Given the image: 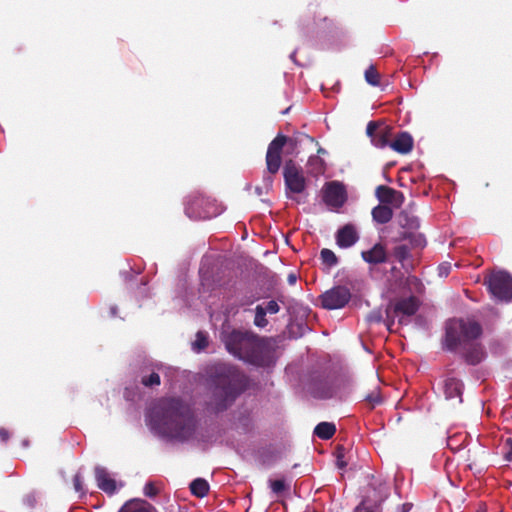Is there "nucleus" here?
Listing matches in <instances>:
<instances>
[{
  "mask_svg": "<svg viewBox=\"0 0 512 512\" xmlns=\"http://www.w3.org/2000/svg\"><path fill=\"white\" fill-rule=\"evenodd\" d=\"M365 80L372 86H378L380 83V75L377 69L371 65L365 71Z\"/></svg>",
  "mask_w": 512,
  "mask_h": 512,
  "instance_id": "nucleus-30",
  "label": "nucleus"
},
{
  "mask_svg": "<svg viewBox=\"0 0 512 512\" xmlns=\"http://www.w3.org/2000/svg\"><path fill=\"white\" fill-rule=\"evenodd\" d=\"M252 302H253V300H250V301L242 302L241 304H242V305H246V304H250V303H252Z\"/></svg>",
  "mask_w": 512,
  "mask_h": 512,
  "instance_id": "nucleus-48",
  "label": "nucleus"
},
{
  "mask_svg": "<svg viewBox=\"0 0 512 512\" xmlns=\"http://www.w3.org/2000/svg\"><path fill=\"white\" fill-rule=\"evenodd\" d=\"M264 310L266 313L269 314H276L280 311V306L275 300L269 301L266 306L264 307Z\"/></svg>",
  "mask_w": 512,
  "mask_h": 512,
  "instance_id": "nucleus-38",
  "label": "nucleus"
},
{
  "mask_svg": "<svg viewBox=\"0 0 512 512\" xmlns=\"http://www.w3.org/2000/svg\"><path fill=\"white\" fill-rule=\"evenodd\" d=\"M209 488L208 482L203 478H197L190 484L191 493L198 498L205 497L209 492Z\"/></svg>",
  "mask_w": 512,
  "mask_h": 512,
  "instance_id": "nucleus-24",
  "label": "nucleus"
},
{
  "mask_svg": "<svg viewBox=\"0 0 512 512\" xmlns=\"http://www.w3.org/2000/svg\"><path fill=\"white\" fill-rule=\"evenodd\" d=\"M336 465L339 469H344L347 466V462L344 460V448H337V461Z\"/></svg>",
  "mask_w": 512,
  "mask_h": 512,
  "instance_id": "nucleus-37",
  "label": "nucleus"
},
{
  "mask_svg": "<svg viewBox=\"0 0 512 512\" xmlns=\"http://www.w3.org/2000/svg\"><path fill=\"white\" fill-rule=\"evenodd\" d=\"M482 335L481 325L471 319L454 318L446 322L443 348L456 352Z\"/></svg>",
  "mask_w": 512,
  "mask_h": 512,
  "instance_id": "nucleus-4",
  "label": "nucleus"
},
{
  "mask_svg": "<svg viewBox=\"0 0 512 512\" xmlns=\"http://www.w3.org/2000/svg\"><path fill=\"white\" fill-rule=\"evenodd\" d=\"M365 401L370 404L371 408H374L375 406L381 404L382 403V397H381V395L379 393V390L375 389L374 391L369 393L365 397Z\"/></svg>",
  "mask_w": 512,
  "mask_h": 512,
  "instance_id": "nucleus-33",
  "label": "nucleus"
},
{
  "mask_svg": "<svg viewBox=\"0 0 512 512\" xmlns=\"http://www.w3.org/2000/svg\"><path fill=\"white\" fill-rule=\"evenodd\" d=\"M383 320V316L380 310H373L367 315V321L370 323H380Z\"/></svg>",
  "mask_w": 512,
  "mask_h": 512,
  "instance_id": "nucleus-36",
  "label": "nucleus"
},
{
  "mask_svg": "<svg viewBox=\"0 0 512 512\" xmlns=\"http://www.w3.org/2000/svg\"><path fill=\"white\" fill-rule=\"evenodd\" d=\"M451 265L449 263H443L439 265L438 271L441 277H447L450 273Z\"/></svg>",
  "mask_w": 512,
  "mask_h": 512,
  "instance_id": "nucleus-41",
  "label": "nucleus"
},
{
  "mask_svg": "<svg viewBox=\"0 0 512 512\" xmlns=\"http://www.w3.org/2000/svg\"><path fill=\"white\" fill-rule=\"evenodd\" d=\"M312 394L316 398L329 399L336 394V386L328 381H320L314 385Z\"/></svg>",
  "mask_w": 512,
  "mask_h": 512,
  "instance_id": "nucleus-21",
  "label": "nucleus"
},
{
  "mask_svg": "<svg viewBox=\"0 0 512 512\" xmlns=\"http://www.w3.org/2000/svg\"><path fill=\"white\" fill-rule=\"evenodd\" d=\"M211 386L207 408L213 413H220L227 410L245 391L247 378L234 366L219 365L211 375Z\"/></svg>",
  "mask_w": 512,
  "mask_h": 512,
  "instance_id": "nucleus-3",
  "label": "nucleus"
},
{
  "mask_svg": "<svg viewBox=\"0 0 512 512\" xmlns=\"http://www.w3.org/2000/svg\"><path fill=\"white\" fill-rule=\"evenodd\" d=\"M185 212L193 219H209L217 214L214 202L203 195L194 196L188 202Z\"/></svg>",
  "mask_w": 512,
  "mask_h": 512,
  "instance_id": "nucleus-8",
  "label": "nucleus"
},
{
  "mask_svg": "<svg viewBox=\"0 0 512 512\" xmlns=\"http://www.w3.org/2000/svg\"><path fill=\"white\" fill-rule=\"evenodd\" d=\"M320 258L324 264L328 267H333L338 263V258L335 253L327 248H324L320 252Z\"/></svg>",
  "mask_w": 512,
  "mask_h": 512,
  "instance_id": "nucleus-28",
  "label": "nucleus"
},
{
  "mask_svg": "<svg viewBox=\"0 0 512 512\" xmlns=\"http://www.w3.org/2000/svg\"><path fill=\"white\" fill-rule=\"evenodd\" d=\"M285 135L278 134L268 145L266 152L267 171L274 175L278 173L282 164V151L285 147Z\"/></svg>",
  "mask_w": 512,
  "mask_h": 512,
  "instance_id": "nucleus-11",
  "label": "nucleus"
},
{
  "mask_svg": "<svg viewBox=\"0 0 512 512\" xmlns=\"http://www.w3.org/2000/svg\"><path fill=\"white\" fill-rule=\"evenodd\" d=\"M118 512H157L155 507L145 500L133 499L127 501Z\"/></svg>",
  "mask_w": 512,
  "mask_h": 512,
  "instance_id": "nucleus-20",
  "label": "nucleus"
},
{
  "mask_svg": "<svg viewBox=\"0 0 512 512\" xmlns=\"http://www.w3.org/2000/svg\"><path fill=\"white\" fill-rule=\"evenodd\" d=\"M458 350L460 351L461 358L467 365L476 366L480 364L486 357V352L483 345L477 340H473Z\"/></svg>",
  "mask_w": 512,
  "mask_h": 512,
  "instance_id": "nucleus-13",
  "label": "nucleus"
},
{
  "mask_svg": "<svg viewBox=\"0 0 512 512\" xmlns=\"http://www.w3.org/2000/svg\"><path fill=\"white\" fill-rule=\"evenodd\" d=\"M208 346V337L207 334L203 331H198L196 333V339L193 342V349L197 351L204 350Z\"/></svg>",
  "mask_w": 512,
  "mask_h": 512,
  "instance_id": "nucleus-31",
  "label": "nucleus"
},
{
  "mask_svg": "<svg viewBox=\"0 0 512 512\" xmlns=\"http://www.w3.org/2000/svg\"><path fill=\"white\" fill-rule=\"evenodd\" d=\"M414 146L413 137L408 132L397 133L390 144V148L399 154H408Z\"/></svg>",
  "mask_w": 512,
  "mask_h": 512,
  "instance_id": "nucleus-18",
  "label": "nucleus"
},
{
  "mask_svg": "<svg viewBox=\"0 0 512 512\" xmlns=\"http://www.w3.org/2000/svg\"><path fill=\"white\" fill-rule=\"evenodd\" d=\"M296 280H297V278H296V275H295V274H290V275L288 276V283H289L290 285H294V284L296 283Z\"/></svg>",
  "mask_w": 512,
  "mask_h": 512,
  "instance_id": "nucleus-45",
  "label": "nucleus"
},
{
  "mask_svg": "<svg viewBox=\"0 0 512 512\" xmlns=\"http://www.w3.org/2000/svg\"><path fill=\"white\" fill-rule=\"evenodd\" d=\"M463 388V382L456 377H448L444 380L443 392L447 400L456 399L458 403H461Z\"/></svg>",
  "mask_w": 512,
  "mask_h": 512,
  "instance_id": "nucleus-17",
  "label": "nucleus"
},
{
  "mask_svg": "<svg viewBox=\"0 0 512 512\" xmlns=\"http://www.w3.org/2000/svg\"><path fill=\"white\" fill-rule=\"evenodd\" d=\"M9 431L5 428H0V441L5 443L9 440Z\"/></svg>",
  "mask_w": 512,
  "mask_h": 512,
  "instance_id": "nucleus-42",
  "label": "nucleus"
},
{
  "mask_svg": "<svg viewBox=\"0 0 512 512\" xmlns=\"http://www.w3.org/2000/svg\"><path fill=\"white\" fill-rule=\"evenodd\" d=\"M401 227L409 230H415L419 227V220L416 216L409 214L407 211H401L398 216Z\"/></svg>",
  "mask_w": 512,
  "mask_h": 512,
  "instance_id": "nucleus-25",
  "label": "nucleus"
},
{
  "mask_svg": "<svg viewBox=\"0 0 512 512\" xmlns=\"http://www.w3.org/2000/svg\"><path fill=\"white\" fill-rule=\"evenodd\" d=\"M266 315L267 313L265 312L264 307L262 305H257L255 307L254 325L258 328H265L268 325Z\"/></svg>",
  "mask_w": 512,
  "mask_h": 512,
  "instance_id": "nucleus-26",
  "label": "nucleus"
},
{
  "mask_svg": "<svg viewBox=\"0 0 512 512\" xmlns=\"http://www.w3.org/2000/svg\"><path fill=\"white\" fill-rule=\"evenodd\" d=\"M286 194H301L306 190L307 181L301 166L293 160H287L283 167Z\"/></svg>",
  "mask_w": 512,
  "mask_h": 512,
  "instance_id": "nucleus-7",
  "label": "nucleus"
},
{
  "mask_svg": "<svg viewBox=\"0 0 512 512\" xmlns=\"http://www.w3.org/2000/svg\"><path fill=\"white\" fill-rule=\"evenodd\" d=\"M401 240L409 239L411 244L416 247H423L425 245V239L420 234H414L412 232H403L400 237Z\"/></svg>",
  "mask_w": 512,
  "mask_h": 512,
  "instance_id": "nucleus-29",
  "label": "nucleus"
},
{
  "mask_svg": "<svg viewBox=\"0 0 512 512\" xmlns=\"http://www.w3.org/2000/svg\"><path fill=\"white\" fill-rule=\"evenodd\" d=\"M312 161H318V162H320L322 164V160H320L318 157H311L309 159V162H312Z\"/></svg>",
  "mask_w": 512,
  "mask_h": 512,
  "instance_id": "nucleus-46",
  "label": "nucleus"
},
{
  "mask_svg": "<svg viewBox=\"0 0 512 512\" xmlns=\"http://www.w3.org/2000/svg\"><path fill=\"white\" fill-rule=\"evenodd\" d=\"M377 199L384 204H392L399 207L403 201V193L389 186L379 185L375 191Z\"/></svg>",
  "mask_w": 512,
  "mask_h": 512,
  "instance_id": "nucleus-15",
  "label": "nucleus"
},
{
  "mask_svg": "<svg viewBox=\"0 0 512 512\" xmlns=\"http://www.w3.org/2000/svg\"><path fill=\"white\" fill-rule=\"evenodd\" d=\"M140 383L145 387L159 386L161 383L160 375L157 372H151L146 375L142 372Z\"/></svg>",
  "mask_w": 512,
  "mask_h": 512,
  "instance_id": "nucleus-27",
  "label": "nucleus"
},
{
  "mask_svg": "<svg viewBox=\"0 0 512 512\" xmlns=\"http://www.w3.org/2000/svg\"><path fill=\"white\" fill-rule=\"evenodd\" d=\"M394 256L400 263H403L410 257V249L407 245H398L394 248Z\"/></svg>",
  "mask_w": 512,
  "mask_h": 512,
  "instance_id": "nucleus-32",
  "label": "nucleus"
},
{
  "mask_svg": "<svg viewBox=\"0 0 512 512\" xmlns=\"http://www.w3.org/2000/svg\"><path fill=\"white\" fill-rule=\"evenodd\" d=\"M366 134L375 147L383 149L387 146L390 147L393 137V128L390 125L370 121L366 127Z\"/></svg>",
  "mask_w": 512,
  "mask_h": 512,
  "instance_id": "nucleus-10",
  "label": "nucleus"
},
{
  "mask_svg": "<svg viewBox=\"0 0 512 512\" xmlns=\"http://www.w3.org/2000/svg\"><path fill=\"white\" fill-rule=\"evenodd\" d=\"M323 200L330 207H342L346 201V191L343 184L336 181L329 182L324 189Z\"/></svg>",
  "mask_w": 512,
  "mask_h": 512,
  "instance_id": "nucleus-12",
  "label": "nucleus"
},
{
  "mask_svg": "<svg viewBox=\"0 0 512 512\" xmlns=\"http://www.w3.org/2000/svg\"><path fill=\"white\" fill-rule=\"evenodd\" d=\"M351 299V292L345 286H335L320 296L321 305L328 310L341 309Z\"/></svg>",
  "mask_w": 512,
  "mask_h": 512,
  "instance_id": "nucleus-9",
  "label": "nucleus"
},
{
  "mask_svg": "<svg viewBox=\"0 0 512 512\" xmlns=\"http://www.w3.org/2000/svg\"><path fill=\"white\" fill-rule=\"evenodd\" d=\"M489 293L499 301L512 299V276L506 271H492L484 277Z\"/></svg>",
  "mask_w": 512,
  "mask_h": 512,
  "instance_id": "nucleus-6",
  "label": "nucleus"
},
{
  "mask_svg": "<svg viewBox=\"0 0 512 512\" xmlns=\"http://www.w3.org/2000/svg\"><path fill=\"white\" fill-rule=\"evenodd\" d=\"M73 486L77 493L85 495L86 491L83 485V478L80 473H76L73 477Z\"/></svg>",
  "mask_w": 512,
  "mask_h": 512,
  "instance_id": "nucleus-35",
  "label": "nucleus"
},
{
  "mask_svg": "<svg viewBox=\"0 0 512 512\" xmlns=\"http://www.w3.org/2000/svg\"><path fill=\"white\" fill-rule=\"evenodd\" d=\"M359 239V235L354 225L346 224L336 233V243L340 248H349Z\"/></svg>",
  "mask_w": 512,
  "mask_h": 512,
  "instance_id": "nucleus-16",
  "label": "nucleus"
},
{
  "mask_svg": "<svg viewBox=\"0 0 512 512\" xmlns=\"http://www.w3.org/2000/svg\"><path fill=\"white\" fill-rule=\"evenodd\" d=\"M221 340L231 355L244 362L264 367L271 361L273 349L269 339L251 331L234 329L223 332Z\"/></svg>",
  "mask_w": 512,
  "mask_h": 512,
  "instance_id": "nucleus-2",
  "label": "nucleus"
},
{
  "mask_svg": "<svg viewBox=\"0 0 512 512\" xmlns=\"http://www.w3.org/2000/svg\"><path fill=\"white\" fill-rule=\"evenodd\" d=\"M354 512H374V511L367 508L365 505V502L362 501L358 506H356Z\"/></svg>",
  "mask_w": 512,
  "mask_h": 512,
  "instance_id": "nucleus-43",
  "label": "nucleus"
},
{
  "mask_svg": "<svg viewBox=\"0 0 512 512\" xmlns=\"http://www.w3.org/2000/svg\"><path fill=\"white\" fill-rule=\"evenodd\" d=\"M285 140H286L285 146L288 147V153L293 154L298 145L297 138L285 136Z\"/></svg>",
  "mask_w": 512,
  "mask_h": 512,
  "instance_id": "nucleus-39",
  "label": "nucleus"
},
{
  "mask_svg": "<svg viewBox=\"0 0 512 512\" xmlns=\"http://www.w3.org/2000/svg\"><path fill=\"white\" fill-rule=\"evenodd\" d=\"M269 485H270V488H271L272 492L277 494V495L281 494L283 491L288 489V487L286 486L284 480H281V479L270 480L269 481Z\"/></svg>",
  "mask_w": 512,
  "mask_h": 512,
  "instance_id": "nucleus-34",
  "label": "nucleus"
},
{
  "mask_svg": "<svg viewBox=\"0 0 512 512\" xmlns=\"http://www.w3.org/2000/svg\"><path fill=\"white\" fill-rule=\"evenodd\" d=\"M94 473L98 488L109 496L114 495L117 491L118 484L116 480L110 476L107 469L96 466Z\"/></svg>",
  "mask_w": 512,
  "mask_h": 512,
  "instance_id": "nucleus-14",
  "label": "nucleus"
},
{
  "mask_svg": "<svg viewBox=\"0 0 512 512\" xmlns=\"http://www.w3.org/2000/svg\"><path fill=\"white\" fill-rule=\"evenodd\" d=\"M361 256L365 262L373 265L384 263L387 260L386 249L381 243L375 244L367 251H362Z\"/></svg>",
  "mask_w": 512,
  "mask_h": 512,
  "instance_id": "nucleus-19",
  "label": "nucleus"
},
{
  "mask_svg": "<svg viewBox=\"0 0 512 512\" xmlns=\"http://www.w3.org/2000/svg\"><path fill=\"white\" fill-rule=\"evenodd\" d=\"M506 443H507V445H509V446H510V448H511V451H510L509 453H507V455H506V460L511 461V459H512V458H511V455H512V439H511V438H509V439L506 441Z\"/></svg>",
  "mask_w": 512,
  "mask_h": 512,
  "instance_id": "nucleus-44",
  "label": "nucleus"
},
{
  "mask_svg": "<svg viewBox=\"0 0 512 512\" xmlns=\"http://www.w3.org/2000/svg\"><path fill=\"white\" fill-rule=\"evenodd\" d=\"M420 308V301L416 296L401 297L391 300L386 308L385 324L390 332H393L395 319H398V324L401 326L408 325L410 318L414 316Z\"/></svg>",
  "mask_w": 512,
  "mask_h": 512,
  "instance_id": "nucleus-5",
  "label": "nucleus"
},
{
  "mask_svg": "<svg viewBox=\"0 0 512 512\" xmlns=\"http://www.w3.org/2000/svg\"><path fill=\"white\" fill-rule=\"evenodd\" d=\"M150 430L163 438L186 441L197 426L195 415L188 404L179 398H163L146 417Z\"/></svg>",
  "mask_w": 512,
  "mask_h": 512,
  "instance_id": "nucleus-1",
  "label": "nucleus"
},
{
  "mask_svg": "<svg viewBox=\"0 0 512 512\" xmlns=\"http://www.w3.org/2000/svg\"><path fill=\"white\" fill-rule=\"evenodd\" d=\"M325 152H326V151H325V149H323V148H319V149H318V153H325Z\"/></svg>",
  "mask_w": 512,
  "mask_h": 512,
  "instance_id": "nucleus-47",
  "label": "nucleus"
},
{
  "mask_svg": "<svg viewBox=\"0 0 512 512\" xmlns=\"http://www.w3.org/2000/svg\"><path fill=\"white\" fill-rule=\"evenodd\" d=\"M372 218L379 224L388 223L393 217V210L388 205H378L372 209Z\"/></svg>",
  "mask_w": 512,
  "mask_h": 512,
  "instance_id": "nucleus-22",
  "label": "nucleus"
},
{
  "mask_svg": "<svg viewBox=\"0 0 512 512\" xmlns=\"http://www.w3.org/2000/svg\"><path fill=\"white\" fill-rule=\"evenodd\" d=\"M144 494L147 497H155L158 494V489L155 487V485L152 482L146 483L144 486Z\"/></svg>",
  "mask_w": 512,
  "mask_h": 512,
  "instance_id": "nucleus-40",
  "label": "nucleus"
},
{
  "mask_svg": "<svg viewBox=\"0 0 512 512\" xmlns=\"http://www.w3.org/2000/svg\"><path fill=\"white\" fill-rule=\"evenodd\" d=\"M336 433V426L331 422H320L314 429V435L323 440L331 439Z\"/></svg>",
  "mask_w": 512,
  "mask_h": 512,
  "instance_id": "nucleus-23",
  "label": "nucleus"
}]
</instances>
